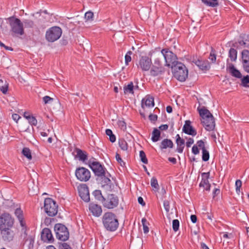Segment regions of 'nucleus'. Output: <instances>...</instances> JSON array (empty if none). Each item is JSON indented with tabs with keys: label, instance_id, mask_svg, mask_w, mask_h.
I'll use <instances>...</instances> for the list:
<instances>
[{
	"label": "nucleus",
	"instance_id": "f257e3e1",
	"mask_svg": "<svg viewBox=\"0 0 249 249\" xmlns=\"http://www.w3.org/2000/svg\"><path fill=\"white\" fill-rule=\"evenodd\" d=\"M201 117V123L207 131H213L215 126L214 119L209 110L203 107L197 108Z\"/></svg>",
	"mask_w": 249,
	"mask_h": 249
},
{
	"label": "nucleus",
	"instance_id": "f03ea898",
	"mask_svg": "<svg viewBox=\"0 0 249 249\" xmlns=\"http://www.w3.org/2000/svg\"><path fill=\"white\" fill-rule=\"evenodd\" d=\"M6 19L10 26V33L12 36H18L24 34L23 24L19 18L12 16Z\"/></svg>",
	"mask_w": 249,
	"mask_h": 249
},
{
	"label": "nucleus",
	"instance_id": "7ed1b4c3",
	"mask_svg": "<svg viewBox=\"0 0 249 249\" xmlns=\"http://www.w3.org/2000/svg\"><path fill=\"white\" fill-rule=\"evenodd\" d=\"M103 223L105 228L109 231H113L117 229L119 223L115 215L112 213H105L103 216Z\"/></svg>",
	"mask_w": 249,
	"mask_h": 249
},
{
	"label": "nucleus",
	"instance_id": "20e7f679",
	"mask_svg": "<svg viewBox=\"0 0 249 249\" xmlns=\"http://www.w3.org/2000/svg\"><path fill=\"white\" fill-rule=\"evenodd\" d=\"M173 69L174 77L180 82L185 81L188 75L185 66L181 63H177Z\"/></svg>",
	"mask_w": 249,
	"mask_h": 249
},
{
	"label": "nucleus",
	"instance_id": "39448f33",
	"mask_svg": "<svg viewBox=\"0 0 249 249\" xmlns=\"http://www.w3.org/2000/svg\"><path fill=\"white\" fill-rule=\"evenodd\" d=\"M62 29L58 26H53L49 28L46 32V39L50 42L58 40L61 36Z\"/></svg>",
	"mask_w": 249,
	"mask_h": 249
},
{
	"label": "nucleus",
	"instance_id": "423d86ee",
	"mask_svg": "<svg viewBox=\"0 0 249 249\" xmlns=\"http://www.w3.org/2000/svg\"><path fill=\"white\" fill-rule=\"evenodd\" d=\"M44 208L45 213L50 216H54L57 213L58 206L56 202L51 198L45 199Z\"/></svg>",
	"mask_w": 249,
	"mask_h": 249
},
{
	"label": "nucleus",
	"instance_id": "0eeeda50",
	"mask_svg": "<svg viewBox=\"0 0 249 249\" xmlns=\"http://www.w3.org/2000/svg\"><path fill=\"white\" fill-rule=\"evenodd\" d=\"M149 71L150 75L154 77L162 75L164 73L165 69L162 67L159 57L154 60V64H152Z\"/></svg>",
	"mask_w": 249,
	"mask_h": 249
},
{
	"label": "nucleus",
	"instance_id": "6e6552de",
	"mask_svg": "<svg viewBox=\"0 0 249 249\" xmlns=\"http://www.w3.org/2000/svg\"><path fill=\"white\" fill-rule=\"evenodd\" d=\"M54 231L57 239L61 241H66L69 237V232L67 227L61 224H56L54 226Z\"/></svg>",
	"mask_w": 249,
	"mask_h": 249
},
{
	"label": "nucleus",
	"instance_id": "1a4fd4ad",
	"mask_svg": "<svg viewBox=\"0 0 249 249\" xmlns=\"http://www.w3.org/2000/svg\"><path fill=\"white\" fill-rule=\"evenodd\" d=\"M159 55L163 56L165 61V65L170 67L171 65H175L177 62V56L176 54L167 49H162Z\"/></svg>",
	"mask_w": 249,
	"mask_h": 249
},
{
	"label": "nucleus",
	"instance_id": "9d476101",
	"mask_svg": "<svg viewBox=\"0 0 249 249\" xmlns=\"http://www.w3.org/2000/svg\"><path fill=\"white\" fill-rule=\"evenodd\" d=\"M152 64V59L148 56L140 57L137 65L139 69L142 71H147L150 69Z\"/></svg>",
	"mask_w": 249,
	"mask_h": 249
},
{
	"label": "nucleus",
	"instance_id": "9b49d317",
	"mask_svg": "<svg viewBox=\"0 0 249 249\" xmlns=\"http://www.w3.org/2000/svg\"><path fill=\"white\" fill-rule=\"evenodd\" d=\"M104 207L107 209H113L119 204L118 197L114 194H109L107 198H105L102 203Z\"/></svg>",
	"mask_w": 249,
	"mask_h": 249
},
{
	"label": "nucleus",
	"instance_id": "f8f14e48",
	"mask_svg": "<svg viewBox=\"0 0 249 249\" xmlns=\"http://www.w3.org/2000/svg\"><path fill=\"white\" fill-rule=\"evenodd\" d=\"M13 224L14 219L10 214L5 213L1 215L0 216V229L11 228Z\"/></svg>",
	"mask_w": 249,
	"mask_h": 249
},
{
	"label": "nucleus",
	"instance_id": "ddd939ff",
	"mask_svg": "<svg viewBox=\"0 0 249 249\" xmlns=\"http://www.w3.org/2000/svg\"><path fill=\"white\" fill-rule=\"evenodd\" d=\"M77 178L81 181H87L90 178V172L85 167H79L75 172Z\"/></svg>",
	"mask_w": 249,
	"mask_h": 249
},
{
	"label": "nucleus",
	"instance_id": "4468645a",
	"mask_svg": "<svg viewBox=\"0 0 249 249\" xmlns=\"http://www.w3.org/2000/svg\"><path fill=\"white\" fill-rule=\"evenodd\" d=\"M89 165L96 176L102 177L105 175L106 169L99 162L89 161Z\"/></svg>",
	"mask_w": 249,
	"mask_h": 249
},
{
	"label": "nucleus",
	"instance_id": "2eb2a0df",
	"mask_svg": "<svg viewBox=\"0 0 249 249\" xmlns=\"http://www.w3.org/2000/svg\"><path fill=\"white\" fill-rule=\"evenodd\" d=\"M78 191L79 196L85 202H89L90 200L89 188L86 184H81L78 186Z\"/></svg>",
	"mask_w": 249,
	"mask_h": 249
},
{
	"label": "nucleus",
	"instance_id": "dca6fc26",
	"mask_svg": "<svg viewBox=\"0 0 249 249\" xmlns=\"http://www.w3.org/2000/svg\"><path fill=\"white\" fill-rule=\"evenodd\" d=\"M24 241V244H26L29 249H33L35 242V235L34 234H28L27 232L24 231L21 235Z\"/></svg>",
	"mask_w": 249,
	"mask_h": 249
},
{
	"label": "nucleus",
	"instance_id": "f3484780",
	"mask_svg": "<svg viewBox=\"0 0 249 249\" xmlns=\"http://www.w3.org/2000/svg\"><path fill=\"white\" fill-rule=\"evenodd\" d=\"M201 177L202 179L199 183V187H203L204 190L206 191H210L211 185L208 180L210 177V172L202 173Z\"/></svg>",
	"mask_w": 249,
	"mask_h": 249
},
{
	"label": "nucleus",
	"instance_id": "a211bd4d",
	"mask_svg": "<svg viewBox=\"0 0 249 249\" xmlns=\"http://www.w3.org/2000/svg\"><path fill=\"white\" fill-rule=\"evenodd\" d=\"M41 238L43 241L51 243L53 241V237L51 231L48 228H44L41 232Z\"/></svg>",
	"mask_w": 249,
	"mask_h": 249
},
{
	"label": "nucleus",
	"instance_id": "6ab92c4d",
	"mask_svg": "<svg viewBox=\"0 0 249 249\" xmlns=\"http://www.w3.org/2000/svg\"><path fill=\"white\" fill-rule=\"evenodd\" d=\"M141 106L143 109H144L145 108H151L154 107V98L149 95H146L142 99Z\"/></svg>",
	"mask_w": 249,
	"mask_h": 249
},
{
	"label": "nucleus",
	"instance_id": "aec40b11",
	"mask_svg": "<svg viewBox=\"0 0 249 249\" xmlns=\"http://www.w3.org/2000/svg\"><path fill=\"white\" fill-rule=\"evenodd\" d=\"M242 61L244 70L249 73V51L244 50L242 51Z\"/></svg>",
	"mask_w": 249,
	"mask_h": 249
},
{
	"label": "nucleus",
	"instance_id": "412c9836",
	"mask_svg": "<svg viewBox=\"0 0 249 249\" xmlns=\"http://www.w3.org/2000/svg\"><path fill=\"white\" fill-rule=\"evenodd\" d=\"M182 131L185 133L193 136H196L197 133L196 130L194 129L191 125V122L189 120L185 121L182 128Z\"/></svg>",
	"mask_w": 249,
	"mask_h": 249
},
{
	"label": "nucleus",
	"instance_id": "4be33fe9",
	"mask_svg": "<svg viewBox=\"0 0 249 249\" xmlns=\"http://www.w3.org/2000/svg\"><path fill=\"white\" fill-rule=\"evenodd\" d=\"M89 210L94 216L97 217L101 215L102 212L101 207L94 203H91L89 204Z\"/></svg>",
	"mask_w": 249,
	"mask_h": 249
},
{
	"label": "nucleus",
	"instance_id": "5701e85b",
	"mask_svg": "<svg viewBox=\"0 0 249 249\" xmlns=\"http://www.w3.org/2000/svg\"><path fill=\"white\" fill-rule=\"evenodd\" d=\"M1 231L2 238L6 241H10L13 239L14 234L13 231L10 229V228H7L5 229H0Z\"/></svg>",
	"mask_w": 249,
	"mask_h": 249
},
{
	"label": "nucleus",
	"instance_id": "b1692460",
	"mask_svg": "<svg viewBox=\"0 0 249 249\" xmlns=\"http://www.w3.org/2000/svg\"><path fill=\"white\" fill-rule=\"evenodd\" d=\"M231 74L236 78H241L242 74L237 70L232 64H230L227 68Z\"/></svg>",
	"mask_w": 249,
	"mask_h": 249
},
{
	"label": "nucleus",
	"instance_id": "393cba45",
	"mask_svg": "<svg viewBox=\"0 0 249 249\" xmlns=\"http://www.w3.org/2000/svg\"><path fill=\"white\" fill-rule=\"evenodd\" d=\"M196 65L203 71H207L210 68V65L208 60H198L196 62Z\"/></svg>",
	"mask_w": 249,
	"mask_h": 249
},
{
	"label": "nucleus",
	"instance_id": "a878e982",
	"mask_svg": "<svg viewBox=\"0 0 249 249\" xmlns=\"http://www.w3.org/2000/svg\"><path fill=\"white\" fill-rule=\"evenodd\" d=\"M15 215L18 220L21 226H25V222L24 221L23 213L20 208H17L15 211Z\"/></svg>",
	"mask_w": 249,
	"mask_h": 249
},
{
	"label": "nucleus",
	"instance_id": "bb28decb",
	"mask_svg": "<svg viewBox=\"0 0 249 249\" xmlns=\"http://www.w3.org/2000/svg\"><path fill=\"white\" fill-rule=\"evenodd\" d=\"M173 146V142L171 140L164 139L160 142V148L161 150H163L167 148H172Z\"/></svg>",
	"mask_w": 249,
	"mask_h": 249
},
{
	"label": "nucleus",
	"instance_id": "cd10ccee",
	"mask_svg": "<svg viewBox=\"0 0 249 249\" xmlns=\"http://www.w3.org/2000/svg\"><path fill=\"white\" fill-rule=\"evenodd\" d=\"M160 132L157 128H154L152 133L151 140L153 142H157L160 140Z\"/></svg>",
	"mask_w": 249,
	"mask_h": 249
},
{
	"label": "nucleus",
	"instance_id": "c85d7f7f",
	"mask_svg": "<svg viewBox=\"0 0 249 249\" xmlns=\"http://www.w3.org/2000/svg\"><path fill=\"white\" fill-rule=\"evenodd\" d=\"M201 1L207 6L214 7L218 5V0H201Z\"/></svg>",
	"mask_w": 249,
	"mask_h": 249
},
{
	"label": "nucleus",
	"instance_id": "c756f323",
	"mask_svg": "<svg viewBox=\"0 0 249 249\" xmlns=\"http://www.w3.org/2000/svg\"><path fill=\"white\" fill-rule=\"evenodd\" d=\"M77 157L80 160L85 161L87 159V155L86 153L78 149L76 150Z\"/></svg>",
	"mask_w": 249,
	"mask_h": 249
},
{
	"label": "nucleus",
	"instance_id": "7c9ffc66",
	"mask_svg": "<svg viewBox=\"0 0 249 249\" xmlns=\"http://www.w3.org/2000/svg\"><path fill=\"white\" fill-rule=\"evenodd\" d=\"M8 89V84L6 81H3L2 79H0V90L3 93L6 94Z\"/></svg>",
	"mask_w": 249,
	"mask_h": 249
},
{
	"label": "nucleus",
	"instance_id": "2f4dec72",
	"mask_svg": "<svg viewBox=\"0 0 249 249\" xmlns=\"http://www.w3.org/2000/svg\"><path fill=\"white\" fill-rule=\"evenodd\" d=\"M237 51L231 48L229 52V57L231 61H235L237 59Z\"/></svg>",
	"mask_w": 249,
	"mask_h": 249
},
{
	"label": "nucleus",
	"instance_id": "473e14b6",
	"mask_svg": "<svg viewBox=\"0 0 249 249\" xmlns=\"http://www.w3.org/2000/svg\"><path fill=\"white\" fill-rule=\"evenodd\" d=\"M134 85L133 82H130L127 86H124V90L125 93H134Z\"/></svg>",
	"mask_w": 249,
	"mask_h": 249
},
{
	"label": "nucleus",
	"instance_id": "72a5a7b5",
	"mask_svg": "<svg viewBox=\"0 0 249 249\" xmlns=\"http://www.w3.org/2000/svg\"><path fill=\"white\" fill-rule=\"evenodd\" d=\"M177 151L179 153H182L183 151L185 145V141L184 140L177 142Z\"/></svg>",
	"mask_w": 249,
	"mask_h": 249
},
{
	"label": "nucleus",
	"instance_id": "f704fd0d",
	"mask_svg": "<svg viewBox=\"0 0 249 249\" xmlns=\"http://www.w3.org/2000/svg\"><path fill=\"white\" fill-rule=\"evenodd\" d=\"M150 184L153 188V190L155 192L158 191L159 189V186L158 182V180L156 178L153 177L150 181Z\"/></svg>",
	"mask_w": 249,
	"mask_h": 249
},
{
	"label": "nucleus",
	"instance_id": "c9c22d12",
	"mask_svg": "<svg viewBox=\"0 0 249 249\" xmlns=\"http://www.w3.org/2000/svg\"><path fill=\"white\" fill-rule=\"evenodd\" d=\"M93 195L96 199L101 201L103 203L105 197L102 196L101 191L100 190H95L93 193Z\"/></svg>",
	"mask_w": 249,
	"mask_h": 249
},
{
	"label": "nucleus",
	"instance_id": "e433bc0d",
	"mask_svg": "<svg viewBox=\"0 0 249 249\" xmlns=\"http://www.w3.org/2000/svg\"><path fill=\"white\" fill-rule=\"evenodd\" d=\"M23 26L24 25L25 28H33L35 26V23L34 22L31 20L28 19H24L23 22Z\"/></svg>",
	"mask_w": 249,
	"mask_h": 249
},
{
	"label": "nucleus",
	"instance_id": "4c0bfd02",
	"mask_svg": "<svg viewBox=\"0 0 249 249\" xmlns=\"http://www.w3.org/2000/svg\"><path fill=\"white\" fill-rule=\"evenodd\" d=\"M22 154L26 157L28 160H31L32 159V155L31 150L27 147H24L22 151Z\"/></svg>",
	"mask_w": 249,
	"mask_h": 249
},
{
	"label": "nucleus",
	"instance_id": "58836bf2",
	"mask_svg": "<svg viewBox=\"0 0 249 249\" xmlns=\"http://www.w3.org/2000/svg\"><path fill=\"white\" fill-rule=\"evenodd\" d=\"M202 159L204 161H207L209 160L210 155L209 151L206 149H203L202 150Z\"/></svg>",
	"mask_w": 249,
	"mask_h": 249
},
{
	"label": "nucleus",
	"instance_id": "ea45409f",
	"mask_svg": "<svg viewBox=\"0 0 249 249\" xmlns=\"http://www.w3.org/2000/svg\"><path fill=\"white\" fill-rule=\"evenodd\" d=\"M119 145L122 150H127L128 148L127 143L124 140H120L119 141Z\"/></svg>",
	"mask_w": 249,
	"mask_h": 249
},
{
	"label": "nucleus",
	"instance_id": "a19ab883",
	"mask_svg": "<svg viewBox=\"0 0 249 249\" xmlns=\"http://www.w3.org/2000/svg\"><path fill=\"white\" fill-rule=\"evenodd\" d=\"M242 181L240 179L236 180L235 182V189H236V192L238 195L240 194V193L241 192L240 188L242 186Z\"/></svg>",
	"mask_w": 249,
	"mask_h": 249
},
{
	"label": "nucleus",
	"instance_id": "79ce46f5",
	"mask_svg": "<svg viewBox=\"0 0 249 249\" xmlns=\"http://www.w3.org/2000/svg\"><path fill=\"white\" fill-rule=\"evenodd\" d=\"M172 227L174 231L176 232L178 230L179 227V222L178 219H174L173 220Z\"/></svg>",
	"mask_w": 249,
	"mask_h": 249
},
{
	"label": "nucleus",
	"instance_id": "37998d69",
	"mask_svg": "<svg viewBox=\"0 0 249 249\" xmlns=\"http://www.w3.org/2000/svg\"><path fill=\"white\" fill-rule=\"evenodd\" d=\"M249 83V75H246L241 78V84L244 87H248V84Z\"/></svg>",
	"mask_w": 249,
	"mask_h": 249
},
{
	"label": "nucleus",
	"instance_id": "c03bdc74",
	"mask_svg": "<svg viewBox=\"0 0 249 249\" xmlns=\"http://www.w3.org/2000/svg\"><path fill=\"white\" fill-rule=\"evenodd\" d=\"M140 157L141 158V161L144 164H147L148 163V160L146 158L145 153L143 151H141L140 152Z\"/></svg>",
	"mask_w": 249,
	"mask_h": 249
},
{
	"label": "nucleus",
	"instance_id": "a18cd8bd",
	"mask_svg": "<svg viewBox=\"0 0 249 249\" xmlns=\"http://www.w3.org/2000/svg\"><path fill=\"white\" fill-rule=\"evenodd\" d=\"M93 18V13L92 12L89 11L85 13V18L87 21H92Z\"/></svg>",
	"mask_w": 249,
	"mask_h": 249
},
{
	"label": "nucleus",
	"instance_id": "49530a36",
	"mask_svg": "<svg viewBox=\"0 0 249 249\" xmlns=\"http://www.w3.org/2000/svg\"><path fill=\"white\" fill-rule=\"evenodd\" d=\"M132 53L131 51H128L127 52L125 55V63L126 65H128L129 62H130L131 60V55Z\"/></svg>",
	"mask_w": 249,
	"mask_h": 249
},
{
	"label": "nucleus",
	"instance_id": "de8ad7c7",
	"mask_svg": "<svg viewBox=\"0 0 249 249\" xmlns=\"http://www.w3.org/2000/svg\"><path fill=\"white\" fill-rule=\"evenodd\" d=\"M28 122L31 124L33 125H36L37 123V121L36 118L34 116H30L28 117Z\"/></svg>",
	"mask_w": 249,
	"mask_h": 249
},
{
	"label": "nucleus",
	"instance_id": "09e8293b",
	"mask_svg": "<svg viewBox=\"0 0 249 249\" xmlns=\"http://www.w3.org/2000/svg\"><path fill=\"white\" fill-rule=\"evenodd\" d=\"M239 43L240 46L244 47H249V39L248 40H246V41L241 40L239 41Z\"/></svg>",
	"mask_w": 249,
	"mask_h": 249
},
{
	"label": "nucleus",
	"instance_id": "8fccbe9b",
	"mask_svg": "<svg viewBox=\"0 0 249 249\" xmlns=\"http://www.w3.org/2000/svg\"><path fill=\"white\" fill-rule=\"evenodd\" d=\"M198 147H199L202 150L203 149H205L206 147L205 146V143L202 140H199L197 142V145Z\"/></svg>",
	"mask_w": 249,
	"mask_h": 249
},
{
	"label": "nucleus",
	"instance_id": "3c124183",
	"mask_svg": "<svg viewBox=\"0 0 249 249\" xmlns=\"http://www.w3.org/2000/svg\"><path fill=\"white\" fill-rule=\"evenodd\" d=\"M116 159L122 166H124L125 165V163L123 161L119 154L117 153L116 154Z\"/></svg>",
	"mask_w": 249,
	"mask_h": 249
},
{
	"label": "nucleus",
	"instance_id": "603ef678",
	"mask_svg": "<svg viewBox=\"0 0 249 249\" xmlns=\"http://www.w3.org/2000/svg\"><path fill=\"white\" fill-rule=\"evenodd\" d=\"M53 100V99L49 96H45L44 97H43V101L44 104H45L49 103L51 101H52Z\"/></svg>",
	"mask_w": 249,
	"mask_h": 249
},
{
	"label": "nucleus",
	"instance_id": "864d4df0",
	"mask_svg": "<svg viewBox=\"0 0 249 249\" xmlns=\"http://www.w3.org/2000/svg\"><path fill=\"white\" fill-rule=\"evenodd\" d=\"M163 206L167 212H169L170 211V203L168 201L165 200L163 202Z\"/></svg>",
	"mask_w": 249,
	"mask_h": 249
},
{
	"label": "nucleus",
	"instance_id": "5fc2aeb1",
	"mask_svg": "<svg viewBox=\"0 0 249 249\" xmlns=\"http://www.w3.org/2000/svg\"><path fill=\"white\" fill-rule=\"evenodd\" d=\"M209 59L212 61L213 63H214L216 60V55L214 52L212 50L210 53Z\"/></svg>",
	"mask_w": 249,
	"mask_h": 249
},
{
	"label": "nucleus",
	"instance_id": "6e6d98bb",
	"mask_svg": "<svg viewBox=\"0 0 249 249\" xmlns=\"http://www.w3.org/2000/svg\"><path fill=\"white\" fill-rule=\"evenodd\" d=\"M194 142V140L193 138H190L187 140L186 142V145L187 147H190L192 144Z\"/></svg>",
	"mask_w": 249,
	"mask_h": 249
},
{
	"label": "nucleus",
	"instance_id": "4d7b16f0",
	"mask_svg": "<svg viewBox=\"0 0 249 249\" xmlns=\"http://www.w3.org/2000/svg\"><path fill=\"white\" fill-rule=\"evenodd\" d=\"M192 153L194 155H197V154H199V149H198L197 146L196 145H194L193 146L192 149Z\"/></svg>",
	"mask_w": 249,
	"mask_h": 249
},
{
	"label": "nucleus",
	"instance_id": "13d9d810",
	"mask_svg": "<svg viewBox=\"0 0 249 249\" xmlns=\"http://www.w3.org/2000/svg\"><path fill=\"white\" fill-rule=\"evenodd\" d=\"M59 249H71V248L67 243H64L60 245Z\"/></svg>",
	"mask_w": 249,
	"mask_h": 249
},
{
	"label": "nucleus",
	"instance_id": "bf43d9fd",
	"mask_svg": "<svg viewBox=\"0 0 249 249\" xmlns=\"http://www.w3.org/2000/svg\"><path fill=\"white\" fill-rule=\"evenodd\" d=\"M157 116L156 115L150 114L149 116V119L152 121H156L157 120Z\"/></svg>",
	"mask_w": 249,
	"mask_h": 249
},
{
	"label": "nucleus",
	"instance_id": "052dcab7",
	"mask_svg": "<svg viewBox=\"0 0 249 249\" xmlns=\"http://www.w3.org/2000/svg\"><path fill=\"white\" fill-rule=\"evenodd\" d=\"M12 118L16 122L20 118V117L18 114H14L12 115Z\"/></svg>",
	"mask_w": 249,
	"mask_h": 249
},
{
	"label": "nucleus",
	"instance_id": "680f3d73",
	"mask_svg": "<svg viewBox=\"0 0 249 249\" xmlns=\"http://www.w3.org/2000/svg\"><path fill=\"white\" fill-rule=\"evenodd\" d=\"M168 128V125L167 124H162L159 127V129L161 130H166Z\"/></svg>",
	"mask_w": 249,
	"mask_h": 249
},
{
	"label": "nucleus",
	"instance_id": "e2e57ef3",
	"mask_svg": "<svg viewBox=\"0 0 249 249\" xmlns=\"http://www.w3.org/2000/svg\"><path fill=\"white\" fill-rule=\"evenodd\" d=\"M109 140L111 142H115L116 137L113 134H111V135H109Z\"/></svg>",
	"mask_w": 249,
	"mask_h": 249
},
{
	"label": "nucleus",
	"instance_id": "0e129e2a",
	"mask_svg": "<svg viewBox=\"0 0 249 249\" xmlns=\"http://www.w3.org/2000/svg\"><path fill=\"white\" fill-rule=\"evenodd\" d=\"M191 221L193 223H196V222L197 221L196 216V215H191Z\"/></svg>",
	"mask_w": 249,
	"mask_h": 249
},
{
	"label": "nucleus",
	"instance_id": "69168bd1",
	"mask_svg": "<svg viewBox=\"0 0 249 249\" xmlns=\"http://www.w3.org/2000/svg\"><path fill=\"white\" fill-rule=\"evenodd\" d=\"M220 189L218 188H215L214 190L213 191V197H214L215 196H217L220 193Z\"/></svg>",
	"mask_w": 249,
	"mask_h": 249
},
{
	"label": "nucleus",
	"instance_id": "338daca9",
	"mask_svg": "<svg viewBox=\"0 0 249 249\" xmlns=\"http://www.w3.org/2000/svg\"><path fill=\"white\" fill-rule=\"evenodd\" d=\"M138 202L141 204L142 205V206H144L145 205V203L143 200V198L142 197H138Z\"/></svg>",
	"mask_w": 249,
	"mask_h": 249
},
{
	"label": "nucleus",
	"instance_id": "774afa93",
	"mask_svg": "<svg viewBox=\"0 0 249 249\" xmlns=\"http://www.w3.org/2000/svg\"><path fill=\"white\" fill-rule=\"evenodd\" d=\"M143 226V232L144 233H147L149 232V228L146 225H142Z\"/></svg>",
	"mask_w": 249,
	"mask_h": 249
}]
</instances>
